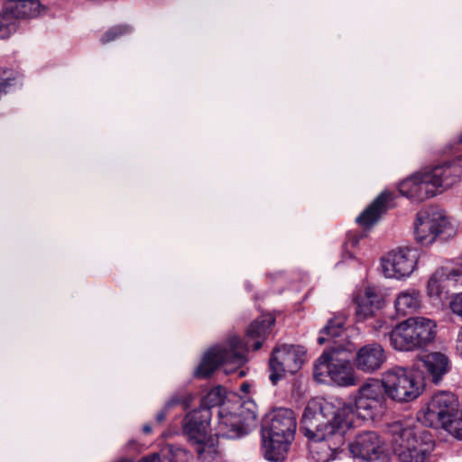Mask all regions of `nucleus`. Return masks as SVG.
<instances>
[{
  "label": "nucleus",
  "mask_w": 462,
  "mask_h": 462,
  "mask_svg": "<svg viewBox=\"0 0 462 462\" xmlns=\"http://www.w3.org/2000/svg\"><path fill=\"white\" fill-rule=\"evenodd\" d=\"M385 396L383 379L369 378L359 387L355 406L339 398H311L303 411L300 430L309 440L327 442L336 450L344 444L354 411L363 419H372L384 408Z\"/></svg>",
  "instance_id": "obj_1"
},
{
  "label": "nucleus",
  "mask_w": 462,
  "mask_h": 462,
  "mask_svg": "<svg viewBox=\"0 0 462 462\" xmlns=\"http://www.w3.org/2000/svg\"><path fill=\"white\" fill-rule=\"evenodd\" d=\"M296 428V417L292 410H273L263 425L262 450L264 458L272 462L284 460L294 439Z\"/></svg>",
  "instance_id": "obj_2"
},
{
  "label": "nucleus",
  "mask_w": 462,
  "mask_h": 462,
  "mask_svg": "<svg viewBox=\"0 0 462 462\" xmlns=\"http://www.w3.org/2000/svg\"><path fill=\"white\" fill-rule=\"evenodd\" d=\"M459 176L460 171L456 164L444 162L407 178L400 183L399 191L411 200L423 201L451 187Z\"/></svg>",
  "instance_id": "obj_3"
},
{
  "label": "nucleus",
  "mask_w": 462,
  "mask_h": 462,
  "mask_svg": "<svg viewBox=\"0 0 462 462\" xmlns=\"http://www.w3.org/2000/svg\"><path fill=\"white\" fill-rule=\"evenodd\" d=\"M211 411L199 407L189 412L182 421L183 433L196 446V452L202 462H221L216 440L208 437Z\"/></svg>",
  "instance_id": "obj_4"
},
{
  "label": "nucleus",
  "mask_w": 462,
  "mask_h": 462,
  "mask_svg": "<svg viewBox=\"0 0 462 462\" xmlns=\"http://www.w3.org/2000/svg\"><path fill=\"white\" fill-rule=\"evenodd\" d=\"M458 401L450 392H439L433 395L428 403L423 417L420 420L429 427L443 428L457 439L462 440V427L459 418L456 419Z\"/></svg>",
  "instance_id": "obj_5"
},
{
  "label": "nucleus",
  "mask_w": 462,
  "mask_h": 462,
  "mask_svg": "<svg viewBox=\"0 0 462 462\" xmlns=\"http://www.w3.org/2000/svg\"><path fill=\"white\" fill-rule=\"evenodd\" d=\"M386 397L397 402H409L424 391V377L402 366H395L383 374Z\"/></svg>",
  "instance_id": "obj_6"
},
{
  "label": "nucleus",
  "mask_w": 462,
  "mask_h": 462,
  "mask_svg": "<svg viewBox=\"0 0 462 462\" xmlns=\"http://www.w3.org/2000/svg\"><path fill=\"white\" fill-rule=\"evenodd\" d=\"M387 434L391 438L393 452L400 462L426 461L429 449L419 442L413 429L402 421H394L388 425Z\"/></svg>",
  "instance_id": "obj_7"
},
{
  "label": "nucleus",
  "mask_w": 462,
  "mask_h": 462,
  "mask_svg": "<svg viewBox=\"0 0 462 462\" xmlns=\"http://www.w3.org/2000/svg\"><path fill=\"white\" fill-rule=\"evenodd\" d=\"M456 227L437 207L423 208L417 213L414 221V235L422 245L432 244L439 236L444 239L454 236Z\"/></svg>",
  "instance_id": "obj_8"
},
{
  "label": "nucleus",
  "mask_w": 462,
  "mask_h": 462,
  "mask_svg": "<svg viewBox=\"0 0 462 462\" xmlns=\"http://www.w3.org/2000/svg\"><path fill=\"white\" fill-rule=\"evenodd\" d=\"M436 324L423 317L411 318L400 323L389 335L393 346H423L431 343Z\"/></svg>",
  "instance_id": "obj_9"
},
{
  "label": "nucleus",
  "mask_w": 462,
  "mask_h": 462,
  "mask_svg": "<svg viewBox=\"0 0 462 462\" xmlns=\"http://www.w3.org/2000/svg\"><path fill=\"white\" fill-rule=\"evenodd\" d=\"M345 348H330L324 351L315 364V375L327 373L330 380L341 387L356 385L360 378L347 359L339 357Z\"/></svg>",
  "instance_id": "obj_10"
},
{
  "label": "nucleus",
  "mask_w": 462,
  "mask_h": 462,
  "mask_svg": "<svg viewBox=\"0 0 462 462\" xmlns=\"http://www.w3.org/2000/svg\"><path fill=\"white\" fill-rule=\"evenodd\" d=\"M255 420V413L243 406H239L234 411L222 407L218 411L216 436L231 439L241 438L248 434Z\"/></svg>",
  "instance_id": "obj_11"
},
{
  "label": "nucleus",
  "mask_w": 462,
  "mask_h": 462,
  "mask_svg": "<svg viewBox=\"0 0 462 462\" xmlns=\"http://www.w3.org/2000/svg\"><path fill=\"white\" fill-rule=\"evenodd\" d=\"M243 364L244 357L236 352V348H209L203 356L195 374L197 377L207 378L218 367H222L226 374H229Z\"/></svg>",
  "instance_id": "obj_12"
},
{
  "label": "nucleus",
  "mask_w": 462,
  "mask_h": 462,
  "mask_svg": "<svg viewBox=\"0 0 462 462\" xmlns=\"http://www.w3.org/2000/svg\"><path fill=\"white\" fill-rule=\"evenodd\" d=\"M418 253L409 248L390 252L382 259V269L385 277L402 279L410 276L415 269Z\"/></svg>",
  "instance_id": "obj_13"
},
{
  "label": "nucleus",
  "mask_w": 462,
  "mask_h": 462,
  "mask_svg": "<svg viewBox=\"0 0 462 462\" xmlns=\"http://www.w3.org/2000/svg\"><path fill=\"white\" fill-rule=\"evenodd\" d=\"M301 361L295 348H274L269 360V380L276 385L286 372L293 373L300 367Z\"/></svg>",
  "instance_id": "obj_14"
},
{
  "label": "nucleus",
  "mask_w": 462,
  "mask_h": 462,
  "mask_svg": "<svg viewBox=\"0 0 462 462\" xmlns=\"http://www.w3.org/2000/svg\"><path fill=\"white\" fill-rule=\"evenodd\" d=\"M353 300L356 304V316L359 321L374 316L384 304L383 295L375 286H365L356 290Z\"/></svg>",
  "instance_id": "obj_15"
},
{
  "label": "nucleus",
  "mask_w": 462,
  "mask_h": 462,
  "mask_svg": "<svg viewBox=\"0 0 462 462\" xmlns=\"http://www.w3.org/2000/svg\"><path fill=\"white\" fill-rule=\"evenodd\" d=\"M352 455L365 461H375L383 453L382 441L374 431H363L349 445Z\"/></svg>",
  "instance_id": "obj_16"
},
{
  "label": "nucleus",
  "mask_w": 462,
  "mask_h": 462,
  "mask_svg": "<svg viewBox=\"0 0 462 462\" xmlns=\"http://www.w3.org/2000/svg\"><path fill=\"white\" fill-rule=\"evenodd\" d=\"M413 366L417 369L424 367L432 382L438 384L450 370V362L448 356L440 352L423 351L417 356Z\"/></svg>",
  "instance_id": "obj_17"
},
{
  "label": "nucleus",
  "mask_w": 462,
  "mask_h": 462,
  "mask_svg": "<svg viewBox=\"0 0 462 462\" xmlns=\"http://www.w3.org/2000/svg\"><path fill=\"white\" fill-rule=\"evenodd\" d=\"M386 358L383 348H358L354 365L358 371L371 374L382 368Z\"/></svg>",
  "instance_id": "obj_18"
},
{
  "label": "nucleus",
  "mask_w": 462,
  "mask_h": 462,
  "mask_svg": "<svg viewBox=\"0 0 462 462\" xmlns=\"http://www.w3.org/2000/svg\"><path fill=\"white\" fill-rule=\"evenodd\" d=\"M393 194L383 191L357 217L356 222L365 227L373 226L388 209Z\"/></svg>",
  "instance_id": "obj_19"
},
{
  "label": "nucleus",
  "mask_w": 462,
  "mask_h": 462,
  "mask_svg": "<svg viewBox=\"0 0 462 462\" xmlns=\"http://www.w3.org/2000/svg\"><path fill=\"white\" fill-rule=\"evenodd\" d=\"M345 317H336L331 319L327 326L320 331L318 337V344H329L334 346H345L346 343L340 339L345 334ZM346 344L354 345L352 341H347Z\"/></svg>",
  "instance_id": "obj_20"
},
{
  "label": "nucleus",
  "mask_w": 462,
  "mask_h": 462,
  "mask_svg": "<svg viewBox=\"0 0 462 462\" xmlns=\"http://www.w3.org/2000/svg\"><path fill=\"white\" fill-rule=\"evenodd\" d=\"M275 323L272 314H264L255 319L249 326L246 336L254 340L252 346H262L265 338L271 334Z\"/></svg>",
  "instance_id": "obj_21"
},
{
  "label": "nucleus",
  "mask_w": 462,
  "mask_h": 462,
  "mask_svg": "<svg viewBox=\"0 0 462 462\" xmlns=\"http://www.w3.org/2000/svg\"><path fill=\"white\" fill-rule=\"evenodd\" d=\"M421 305L420 291L411 288L400 292L395 300L396 311L406 316L418 310Z\"/></svg>",
  "instance_id": "obj_22"
},
{
  "label": "nucleus",
  "mask_w": 462,
  "mask_h": 462,
  "mask_svg": "<svg viewBox=\"0 0 462 462\" xmlns=\"http://www.w3.org/2000/svg\"><path fill=\"white\" fill-rule=\"evenodd\" d=\"M14 3L12 12L17 18H35L45 11L40 0H10Z\"/></svg>",
  "instance_id": "obj_23"
},
{
  "label": "nucleus",
  "mask_w": 462,
  "mask_h": 462,
  "mask_svg": "<svg viewBox=\"0 0 462 462\" xmlns=\"http://www.w3.org/2000/svg\"><path fill=\"white\" fill-rule=\"evenodd\" d=\"M458 275V271L453 270L448 274H446L443 270L435 272L428 281L427 293L430 297H439L443 291V282L446 280H454L457 282L456 277Z\"/></svg>",
  "instance_id": "obj_24"
},
{
  "label": "nucleus",
  "mask_w": 462,
  "mask_h": 462,
  "mask_svg": "<svg viewBox=\"0 0 462 462\" xmlns=\"http://www.w3.org/2000/svg\"><path fill=\"white\" fill-rule=\"evenodd\" d=\"M192 402V395L189 393H180L176 394L171 398V400L167 402L165 409L162 411H160L156 415V420L158 423H161L164 420L165 415H166V410L171 406L181 404L184 409H187L189 407L190 403Z\"/></svg>",
  "instance_id": "obj_25"
},
{
  "label": "nucleus",
  "mask_w": 462,
  "mask_h": 462,
  "mask_svg": "<svg viewBox=\"0 0 462 462\" xmlns=\"http://www.w3.org/2000/svg\"><path fill=\"white\" fill-rule=\"evenodd\" d=\"M158 453L161 454L162 462L163 460H167L169 462H184L186 456L184 449L171 444H167L162 447L161 451Z\"/></svg>",
  "instance_id": "obj_26"
},
{
  "label": "nucleus",
  "mask_w": 462,
  "mask_h": 462,
  "mask_svg": "<svg viewBox=\"0 0 462 462\" xmlns=\"http://www.w3.org/2000/svg\"><path fill=\"white\" fill-rule=\"evenodd\" d=\"M224 388L217 386L210 389L205 396L201 399L200 407H207L211 411V408L221 404L224 398Z\"/></svg>",
  "instance_id": "obj_27"
},
{
  "label": "nucleus",
  "mask_w": 462,
  "mask_h": 462,
  "mask_svg": "<svg viewBox=\"0 0 462 462\" xmlns=\"http://www.w3.org/2000/svg\"><path fill=\"white\" fill-rule=\"evenodd\" d=\"M131 32L128 25H116L107 30L101 38V42L106 44Z\"/></svg>",
  "instance_id": "obj_28"
},
{
  "label": "nucleus",
  "mask_w": 462,
  "mask_h": 462,
  "mask_svg": "<svg viewBox=\"0 0 462 462\" xmlns=\"http://www.w3.org/2000/svg\"><path fill=\"white\" fill-rule=\"evenodd\" d=\"M15 77L12 70L0 69V97L7 93L8 88L14 83Z\"/></svg>",
  "instance_id": "obj_29"
},
{
  "label": "nucleus",
  "mask_w": 462,
  "mask_h": 462,
  "mask_svg": "<svg viewBox=\"0 0 462 462\" xmlns=\"http://www.w3.org/2000/svg\"><path fill=\"white\" fill-rule=\"evenodd\" d=\"M13 17L6 12L0 10V39H6L12 32Z\"/></svg>",
  "instance_id": "obj_30"
},
{
  "label": "nucleus",
  "mask_w": 462,
  "mask_h": 462,
  "mask_svg": "<svg viewBox=\"0 0 462 462\" xmlns=\"http://www.w3.org/2000/svg\"><path fill=\"white\" fill-rule=\"evenodd\" d=\"M450 309L451 310L462 317V293L457 294L450 302Z\"/></svg>",
  "instance_id": "obj_31"
},
{
  "label": "nucleus",
  "mask_w": 462,
  "mask_h": 462,
  "mask_svg": "<svg viewBox=\"0 0 462 462\" xmlns=\"http://www.w3.org/2000/svg\"><path fill=\"white\" fill-rule=\"evenodd\" d=\"M239 344H240V339L237 336L232 335L228 337V346H230V347L238 346Z\"/></svg>",
  "instance_id": "obj_32"
},
{
  "label": "nucleus",
  "mask_w": 462,
  "mask_h": 462,
  "mask_svg": "<svg viewBox=\"0 0 462 462\" xmlns=\"http://www.w3.org/2000/svg\"><path fill=\"white\" fill-rule=\"evenodd\" d=\"M446 163H454L456 164V166L459 169L460 171V174L462 173V155L457 157L455 161L453 162H447Z\"/></svg>",
  "instance_id": "obj_33"
},
{
  "label": "nucleus",
  "mask_w": 462,
  "mask_h": 462,
  "mask_svg": "<svg viewBox=\"0 0 462 462\" xmlns=\"http://www.w3.org/2000/svg\"><path fill=\"white\" fill-rule=\"evenodd\" d=\"M143 431L145 433V434H149L152 432V427L149 425V424H146L143 427Z\"/></svg>",
  "instance_id": "obj_34"
},
{
  "label": "nucleus",
  "mask_w": 462,
  "mask_h": 462,
  "mask_svg": "<svg viewBox=\"0 0 462 462\" xmlns=\"http://www.w3.org/2000/svg\"><path fill=\"white\" fill-rule=\"evenodd\" d=\"M241 389L245 392L248 389V385L244 383L242 384Z\"/></svg>",
  "instance_id": "obj_35"
},
{
  "label": "nucleus",
  "mask_w": 462,
  "mask_h": 462,
  "mask_svg": "<svg viewBox=\"0 0 462 462\" xmlns=\"http://www.w3.org/2000/svg\"><path fill=\"white\" fill-rule=\"evenodd\" d=\"M457 143H462V134L457 137Z\"/></svg>",
  "instance_id": "obj_36"
},
{
  "label": "nucleus",
  "mask_w": 462,
  "mask_h": 462,
  "mask_svg": "<svg viewBox=\"0 0 462 462\" xmlns=\"http://www.w3.org/2000/svg\"><path fill=\"white\" fill-rule=\"evenodd\" d=\"M459 350V356L462 357V348H457Z\"/></svg>",
  "instance_id": "obj_37"
},
{
  "label": "nucleus",
  "mask_w": 462,
  "mask_h": 462,
  "mask_svg": "<svg viewBox=\"0 0 462 462\" xmlns=\"http://www.w3.org/2000/svg\"><path fill=\"white\" fill-rule=\"evenodd\" d=\"M378 323H379V326H378V327H379V328H382V327H383V322L378 321Z\"/></svg>",
  "instance_id": "obj_38"
}]
</instances>
